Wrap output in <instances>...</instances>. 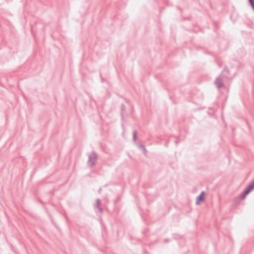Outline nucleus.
<instances>
[{
	"instance_id": "obj_1",
	"label": "nucleus",
	"mask_w": 254,
	"mask_h": 254,
	"mask_svg": "<svg viewBox=\"0 0 254 254\" xmlns=\"http://www.w3.org/2000/svg\"><path fill=\"white\" fill-rule=\"evenodd\" d=\"M97 159V155L94 152H92L88 156V165L90 167L95 166Z\"/></svg>"
},
{
	"instance_id": "obj_8",
	"label": "nucleus",
	"mask_w": 254,
	"mask_h": 254,
	"mask_svg": "<svg viewBox=\"0 0 254 254\" xmlns=\"http://www.w3.org/2000/svg\"><path fill=\"white\" fill-rule=\"evenodd\" d=\"M249 193V192L245 189L244 191L241 195V198L243 199Z\"/></svg>"
},
{
	"instance_id": "obj_12",
	"label": "nucleus",
	"mask_w": 254,
	"mask_h": 254,
	"mask_svg": "<svg viewBox=\"0 0 254 254\" xmlns=\"http://www.w3.org/2000/svg\"><path fill=\"white\" fill-rule=\"evenodd\" d=\"M101 188H100V189L98 190V192H99V193H101Z\"/></svg>"
},
{
	"instance_id": "obj_6",
	"label": "nucleus",
	"mask_w": 254,
	"mask_h": 254,
	"mask_svg": "<svg viewBox=\"0 0 254 254\" xmlns=\"http://www.w3.org/2000/svg\"><path fill=\"white\" fill-rule=\"evenodd\" d=\"M254 189V180L252 181L246 190L250 193Z\"/></svg>"
},
{
	"instance_id": "obj_7",
	"label": "nucleus",
	"mask_w": 254,
	"mask_h": 254,
	"mask_svg": "<svg viewBox=\"0 0 254 254\" xmlns=\"http://www.w3.org/2000/svg\"><path fill=\"white\" fill-rule=\"evenodd\" d=\"M138 148L143 151L145 155H147V151L144 145H143L142 144H139L138 145Z\"/></svg>"
},
{
	"instance_id": "obj_9",
	"label": "nucleus",
	"mask_w": 254,
	"mask_h": 254,
	"mask_svg": "<svg viewBox=\"0 0 254 254\" xmlns=\"http://www.w3.org/2000/svg\"><path fill=\"white\" fill-rule=\"evenodd\" d=\"M248 1L253 9L254 10V0H248Z\"/></svg>"
},
{
	"instance_id": "obj_5",
	"label": "nucleus",
	"mask_w": 254,
	"mask_h": 254,
	"mask_svg": "<svg viewBox=\"0 0 254 254\" xmlns=\"http://www.w3.org/2000/svg\"><path fill=\"white\" fill-rule=\"evenodd\" d=\"M101 200L100 199H96V207L98 208L99 212L100 213H102L103 212V208L101 207Z\"/></svg>"
},
{
	"instance_id": "obj_4",
	"label": "nucleus",
	"mask_w": 254,
	"mask_h": 254,
	"mask_svg": "<svg viewBox=\"0 0 254 254\" xmlns=\"http://www.w3.org/2000/svg\"><path fill=\"white\" fill-rule=\"evenodd\" d=\"M229 73H230V71H229V70L227 68V67H225L222 71V72H221V74L220 76H221V77L222 78H229Z\"/></svg>"
},
{
	"instance_id": "obj_10",
	"label": "nucleus",
	"mask_w": 254,
	"mask_h": 254,
	"mask_svg": "<svg viewBox=\"0 0 254 254\" xmlns=\"http://www.w3.org/2000/svg\"><path fill=\"white\" fill-rule=\"evenodd\" d=\"M137 137V132L135 130H134L133 132V140L134 141L136 140Z\"/></svg>"
},
{
	"instance_id": "obj_11",
	"label": "nucleus",
	"mask_w": 254,
	"mask_h": 254,
	"mask_svg": "<svg viewBox=\"0 0 254 254\" xmlns=\"http://www.w3.org/2000/svg\"><path fill=\"white\" fill-rule=\"evenodd\" d=\"M126 109V106L124 104H122L121 105V109L122 110H125Z\"/></svg>"
},
{
	"instance_id": "obj_13",
	"label": "nucleus",
	"mask_w": 254,
	"mask_h": 254,
	"mask_svg": "<svg viewBox=\"0 0 254 254\" xmlns=\"http://www.w3.org/2000/svg\"><path fill=\"white\" fill-rule=\"evenodd\" d=\"M168 241H169V240H168V239H165V240H164V242H168Z\"/></svg>"
},
{
	"instance_id": "obj_3",
	"label": "nucleus",
	"mask_w": 254,
	"mask_h": 254,
	"mask_svg": "<svg viewBox=\"0 0 254 254\" xmlns=\"http://www.w3.org/2000/svg\"><path fill=\"white\" fill-rule=\"evenodd\" d=\"M204 195H205V192L204 191H202L201 192L200 194L197 196L195 203L196 205H198L200 204V202L201 201H202L204 199Z\"/></svg>"
},
{
	"instance_id": "obj_2",
	"label": "nucleus",
	"mask_w": 254,
	"mask_h": 254,
	"mask_svg": "<svg viewBox=\"0 0 254 254\" xmlns=\"http://www.w3.org/2000/svg\"><path fill=\"white\" fill-rule=\"evenodd\" d=\"M215 83L219 89L222 88L224 86L223 78L221 76L216 78L215 81Z\"/></svg>"
}]
</instances>
